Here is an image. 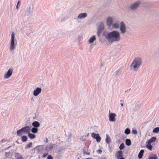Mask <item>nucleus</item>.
I'll list each match as a JSON object with an SVG mask.
<instances>
[{"mask_svg":"<svg viewBox=\"0 0 159 159\" xmlns=\"http://www.w3.org/2000/svg\"><path fill=\"white\" fill-rule=\"evenodd\" d=\"M102 36L107 39V41L111 43L113 42H118L120 40L119 32L116 30H113L106 34L103 33Z\"/></svg>","mask_w":159,"mask_h":159,"instance_id":"nucleus-1","label":"nucleus"},{"mask_svg":"<svg viewBox=\"0 0 159 159\" xmlns=\"http://www.w3.org/2000/svg\"><path fill=\"white\" fill-rule=\"evenodd\" d=\"M142 61L140 57H135L130 66V69L134 71H137L142 65Z\"/></svg>","mask_w":159,"mask_h":159,"instance_id":"nucleus-2","label":"nucleus"},{"mask_svg":"<svg viewBox=\"0 0 159 159\" xmlns=\"http://www.w3.org/2000/svg\"><path fill=\"white\" fill-rule=\"evenodd\" d=\"M20 154L16 153L14 149H12L8 152H5V157L7 158H14L19 157Z\"/></svg>","mask_w":159,"mask_h":159,"instance_id":"nucleus-3","label":"nucleus"},{"mask_svg":"<svg viewBox=\"0 0 159 159\" xmlns=\"http://www.w3.org/2000/svg\"><path fill=\"white\" fill-rule=\"evenodd\" d=\"M17 45V42L15 41V35L14 32H12L11 34V40L10 49L12 51L14 50Z\"/></svg>","mask_w":159,"mask_h":159,"instance_id":"nucleus-4","label":"nucleus"},{"mask_svg":"<svg viewBox=\"0 0 159 159\" xmlns=\"http://www.w3.org/2000/svg\"><path fill=\"white\" fill-rule=\"evenodd\" d=\"M98 25L97 34L99 37L104 29V24L103 22L100 21L98 23Z\"/></svg>","mask_w":159,"mask_h":159,"instance_id":"nucleus-5","label":"nucleus"},{"mask_svg":"<svg viewBox=\"0 0 159 159\" xmlns=\"http://www.w3.org/2000/svg\"><path fill=\"white\" fill-rule=\"evenodd\" d=\"M141 3V2L139 0H138L131 3L129 6V8L131 11H135L137 9Z\"/></svg>","mask_w":159,"mask_h":159,"instance_id":"nucleus-6","label":"nucleus"},{"mask_svg":"<svg viewBox=\"0 0 159 159\" xmlns=\"http://www.w3.org/2000/svg\"><path fill=\"white\" fill-rule=\"evenodd\" d=\"M33 6L30 4L27 7L25 15L26 16H29L31 15L33 12Z\"/></svg>","mask_w":159,"mask_h":159,"instance_id":"nucleus-7","label":"nucleus"},{"mask_svg":"<svg viewBox=\"0 0 159 159\" xmlns=\"http://www.w3.org/2000/svg\"><path fill=\"white\" fill-rule=\"evenodd\" d=\"M119 27L120 32L122 34H124L126 32V28L125 25L123 21L120 22Z\"/></svg>","mask_w":159,"mask_h":159,"instance_id":"nucleus-8","label":"nucleus"},{"mask_svg":"<svg viewBox=\"0 0 159 159\" xmlns=\"http://www.w3.org/2000/svg\"><path fill=\"white\" fill-rule=\"evenodd\" d=\"M115 156L117 159H125L123 157V152L121 150H119L116 152Z\"/></svg>","mask_w":159,"mask_h":159,"instance_id":"nucleus-9","label":"nucleus"},{"mask_svg":"<svg viewBox=\"0 0 159 159\" xmlns=\"http://www.w3.org/2000/svg\"><path fill=\"white\" fill-rule=\"evenodd\" d=\"M91 136L93 138L95 139L97 142L99 143L100 142L101 140V137L99 136V134H96L93 133L91 134Z\"/></svg>","mask_w":159,"mask_h":159,"instance_id":"nucleus-10","label":"nucleus"},{"mask_svg":"<svg viewBox=\"0 0 159 159\" xmlns=\"http://www.w3.org/2000/svg\"><path fill=\"white\" fill-rule=\"evenodd\" d=\"M113 19L112 17L109 16L108 17L107 19V25L108 26V28L110 27L112 25L113 23Z\"/></svg>","mask_w":159,"mask_h":159,"instance_id":"nucleus-11","label":"nucleus"},{"mask_svg":"<svg viewBox=\"0 0 159 159\" xmlns=\"http://www.w3.org/2000/svg\"><path fill=\"white\" fill-rule=\"evenodd\" d=\"M123 68V67L122 66H121L118 70L115 71L113 75L115 77H117L119 75H120L122 72V70Z\"/></svg>","mask_w":159,"mask_h":159,"instance_id":"nucleus-12","label":"nucleus"},{"mask_svg":"<svg viewBox=\"0 0 159 159\" xmlns=\"http://www.w3.org/2000/svg\"><path fill=\"white\" fill-rule=\"evenodd\" d=\"M13 69L10 68L7 71V73L4 76V78L5 79H7L9 78L12 73Z\"/></svg>","mask_w":159,"mask_h":159,"instance_id":"nucleus-13","label":"nucleus"},{"mask_svg":"<svg viewBox=\"0 0 159 159\" xmlns=\"http://www.w3.org/2000/svg\"><path fill=\"white\" fill-rule=\"evenodd\" d=\"M24 134H27L30 132L31 131V127L29 126H26L22 128Z\"/></svg>","mask_w":159,"mask_h":159,"instance_id":"nucleus-14","label":"nucleus"},{"mask_svg":"<svg viewBox=\"0 0 159 159\" xmlns=\"http://www.w3.org/2000/svg\"><path fill=\"white\" fill-rule=\"evenodd\" d=\"M42 91V89L41 88L37 87L36 89L34 90L33 92V94L35 96H38L41 93Z\"/></svg>","mask_w":159,"mask_h":159,"instance_id":"nucleus-15","label":"nucleus"},{"mask_svg":"<svg viewBox=\"0 0 159 159\" xmlns=\"http://www.w3.org/2000/svg\"><path fill=\"white\" fill-rule=\"evenodd\" d=\"M120 25V23L117 21L112 25V28L113 29H117L119 28Z\"/></svg>","mask_w":159,"mask_h":159,"instance_id":"nucleus-16","label":"nucleus"},{"mask_svg":"<svg viewBox=\"0 0 159 159\" xmlns=\"http://www.w3.org/2000/svg\"><path fill=\"white\" fill-rule=\"evenodd\" d=\"M116 116V114L111 113L109 114V120L111 121H115V117Z\"/></svg>","mask_w":159,"mask_h":159,"instance_id":"nucleus-17","label":"nucleus"},{"mask_svg":"<svg viewBox=\"0 0 159 159\" xmlns=\"http://www.w3.org/2000/svg\"><path fill=\"white\" fill-rule=\"evenodd\" d=\"M54 146V144L51 143L48 145L45 148V151L48 152L52 150V148Z\"/></svg>","mask_w":159,"mask_h":159,"instance_id":"nucleus-18","label":"nucleus"},{"mask_svg":"<svg viewBox=\"0 0 159 159\" xmlns=\"http://www.w3.org/2000/svg\"><path fill=\"white\" fill-rule=\"evenodd\" d=\"M87 16V14L86 13H81L78 15L77 18L79 19H83L86 18Z\"/></svg>","mask_w":159,"mask_h":159,"instance_id":"nucleus-19","label":"nucleus"},{"mask_svg":"<svg viewBox=\"0 0 159 159\" xmlns=\"http://www.w3.org/2000/svg\"><path fill=\"white\" fill-rule=\"evenodd\" d=\"M106 69V67L103 65L102 64H101L99 71L101 72L102 73H104L105 72Z\"/></svg>","mask_w":159,"mask_h":159,"instance_id":"nucleus-20","label":"nucleus"},{"mask_svg":"<svg viewBox=\"0 0 159 159\" xmlns=\"http://www.w3.org/2000/svg\"><path fill=\"white\" fill-rule=\"evenodd\" d=\"M40 123L37 121H34L32 123V125L34 127L37 128L40 126Z\"/></svg>","mask_w":159,"mask_h":159,"instance_id":"nucleus-21","label":"nucleus"},{"mask_svg":"<svg viewBox=\"0 0 159 159\" xmlns=\"http://www.w3.org/2000/svg\"><path fill=\"white\" fill-rule=\"evenodd\" d=\"M96 39V38L95 36V35H93L89 39L88 42L89 43H92Z\"/></svg>","mask_w":159,"mask_h":159,"instance_id":"nucleus-22","label":"nucleus"},{"mask_svg":"<svg viewBox=\"0 0 159 159\" xmlns=\"http://www.w3.org/2000/svg\"><path fill=\"white\" fill-rule=\"evenodd\" d=\"M23 133L24 134V132L22 128L19 129L16 132L17 135L18 136H20Z\"/></svg>","mask_w":159,"mask_h":159,"instance_id":"nucleus-23","label":"nucleus"},{"mask_svg":"<svg viewBox=\"0 0 159 159\" xmlns=\"http://www.w3.org/2000/svg\"><path fill=\"white\" fill-rule=\"evenodd\" d=\"M144 151L143 149H142L140 150L138 154V158L139 159H141L142 157Z\"/></svg>","mask_w":159,"mask_h":159,"instance_id":"nucleus-24","label":"nucleus"},{"mask_svg":"<svg viewBox=\"0 0 159 159\" xmlns=\"http://www.w3.org/2000/svg\"><path fill=\"white\" fill-rule=\"evenodd\" d=\"M43 146H38L34 148L38 152H42V150L43 149V148H42Z\"/></svg>","mask_w":159,"mask_h":159,"instance_id":"nucleus-25","label":"nucleus"},{"mask_svg":"<svg viewBox=\"0 0 159 159\" xmlns=\"http://www.w3.org/2000/svg\"><path fill=\"white\" fill-rule=\"evenodd\" d=\"M146 147L150 151L152 150V146L151 145V143H149L148 142V144L146 146Z\"/></svg>","mask_w":159,"mask_h":159,"instance_id":"nucleus-26","label":"nucleus"},{"mask_svg":"<svg viewBox=\"0 0 159 159\" xmlns=\"http://www.w3.org/2000/svg\"><path fill=\"white\" fill-rule=\"evenodd\" d=\"M28 136L31 139H33L36 137V136L34 134L29 133L28 134Z\"/></svg>","mask_w":159,"mask_h":159,"instance_id":"nucleus-27","label":"nucleus"},{"mask_svg":"<svg viewBox=\"0 0 159 159\" xmlns=\"http://www.w3.org/2000/svg\"><path fill=\"white\" fill-rule=\"evenodd\" d=\"M2 115L4 117H7L8 115V113L7 110H5L2 112Z\"/></svg>","mask_w":159,"mask_h":159,"instance_id":"nucleus-28","label":"nucleus"},{"mask_svg":"<svg viewBox=\"0 0 159 159\" xmlns=\"http://www.w3.org/2000/svg\"><path fill=\"white\" fill-rule=\"evenodd\" d=\"M156 140V138L155 137H152L150 139H149L148 142L149 143H151L155 142Z\"/></svg>","mask_w":159,"mask_h":159,"instance_id":"nucleus-29","label":"nucleus"},{"mask_svg":"<svg viewBox=\"0 0 159 159\" xmlns=\"http://www.w3.org/2000/svg\"><path fill=\"white\" fill-rule=\"evenodd\" d=\"M111 138L109 136V135L107 134L106 135V143H107L108 144H109L111 142Z\"/></svg>","mask_w":159,"mask_h":159,"instance_id":"nucleus-30","label":"nucleus"},{"mask_svg":"<svg viewBox=\"0 0 159 159\" xmlns=\"http://www.w3.org/2000/svg\"><path fill=\"white\" fill-rule=\"evenodd\" d=\"M28 139L27 137L26 136H23L21 137V141L23 142H26Z\"/></svg>","mask_w":159,"mask_h":159,"instance_id":"nucleus-31","label":"nucleus"},{"mask_svg":"<svg viewBox=\"0 0 159 159\" xmlns=\"http://www.w3.org/2000/svg\"><path fill=\"white\" fill-rule=\"evenodd\" d=\"M125 144L127 146H130L131 144L130 140L129 139H126L125 140Z\"/></svg>","mask_w":159,"mask_h":159,"instance_id":"nucleus-32","label":"nucleus"},{"mask_svg":"<svg viewBox=\"0 0 159 159\" xmlns=\"http://www.w3.org/2000/svg\"><path fill=\"white\" fill-rule=\"evenodd\" d=\"M31 130V132L33 133H36L38 132V129L37 128L33 127Z\"/></svg>","mask_w":159,"mask_h":159,"instance_id":"nucleus-33","label":"nucleus"},{"mask_svg":"<svg viewBox=\"0 0 159 159\" xmlns=\"http://www.w3.org/2000/svg\"><path fill=\"white\" fill-rule=\"evenodd\" d=\"M130 133V129L128 128H126L125 131V133L126 134H129Z\"/></svg>","mask_w":159,"mask_h":159,"instance_id":"nucleus-34","label":"nucleus"},{"mask_svg":"<svg viewBox=\"0 0 159 159\" xmlns=\"http://www.w3.org/2000/svg\"><path fill=\"white\" fill-rule=\"evenodd\" d=\"M159 131V127H157L154 128L153 130L154 133H157Z\"/></svg>","mask_w":159,"mask_h":159,"instance_id":"nucleus-35","label":"nucleus"},{"mask_svg":"<svg viewBox=\"0 0 159 159\" xmlns=\"http://www.w3.org/2000/svg\"><path fill=\"white\" fill-rule=\"evenodd\" d=\"M5 142L8 143H9V142L8 140H7V139H3L2 140L0 141V143L1 144H2V143H3Z\"/></svg>","mask_w":159,"mask_h":159,"instance_id":"nucleus-36","label":"nucleus"},{"mask_svg":"<svg viewBox=\"0 0 159 159\" xmlns=\"http://www.w3.org/2000/svg\"><path fill=\"white\" fill-rule=\"evenodd\" d=\"M157 156L156 155L154 154L149 157V159H157Z\"/></svg>","mask_w":159,"mask_h":159,"instance_id":"nucleus-37","label":"nucleus"},{"mask_svg":"<svg viewBox=\"0 0 159 159\" xmlns=\"http://www.w3.org/2000/svg\"><path fill=\"white\" fill-rule=\"evenodd\" d=\"M125 147L124 144L123 143H121L119 146V149L120 150L123 149Z\"/></svg>","mask_w":159,"mask_h":159,"instance_id":"nucleus-38","label":"nucleus"},{"mask_svg":"<svg viewBox=\"0 0 159 159\" xmlns=\"http://www.w3.org/2000/svg\"><path fill=\"white\" fill-rule=\"evenodd\" d=\"M32 143H30L27 145L26 146L25 148H30L31 147H32Z\"/></svg>","mask_w":159,"mask_h":159,"instance_id":"nucleus-39","label":"nucleus"},{"mask_svg":"<svg viewBox=\"0 0 159 159\" xmlns=\"http://www.w3.org/2000/svg\"><path fill=\"white\" fill-rule=\"evenodd\" d=\"M20 1H18L16 6V8L17 10H18L19 7H20Z\"/></svg>","mask_w":159,"mask_h":159,"instance_id":"nucleus-40","label":"nucleus"},{"mask_svg":"<svg viewBox=\"0 0 159 159\" xmlns=\"http://www.w3.org/2000/svg\"><path fill=\"white\" fill-rule=\"evenodd\" d=\"M132 133L133 134H136L137 133V132L136 130L134 129L132 130Z\"/></svg>","mask_w":159,"mask_h":159,"instance_id":"nucleus-41","label":"nucleus"},{"mask_svg":"<svg viewBox=\"0 0 159 159\" xmlns=\"http://www.w3.org/2000/svg\"><path fill=\"white\" fill-rule=\"evenodd\" d=\"M47 159H53V158L51 155H49L47 157Z\"/></svg>","mask_w":159,"mask_h":159,"instance_id":"nucleus-42","label":"nucleus"},{"mask_svg":"<svg viewBox=\"0 0 159 159\" xmlns=\"http://www.w3.org/2000/svg\"><path fill=\"white\" fill-rule=\"evenodd\" d=\"M120 102H121L120 103V105L121 106H123L124 105V104L123 103L124 102V101L122 100H121Z\"/></svg>","mask_w":159,"mask_h":159,"instance_id":"nucleus-43","label":"nucleus"},{"mask_svg":"<svg viewBox=\"0 0 159 159\" xmlns=\"http://www.w3.org/2000/svg\"><path fill=\"white\" fill-rule=\"evenodd\" d=\"M48 153H44L43 155V157L44 158L45 157L48 155Z\"/></svg>","mask_w":159,"mask_h":159,"instance_id":"nucleus-44","label":"nucleus"},{"mask_svg":"<svg viewBox=\"0 0 159 159\" xmlns=\"http://www.w3.org/2000/svg\"><path fill=\"white\" fill-rule=\"evenodd\" d=\"M98 151L100 153H101V152H102V151L101 150H100V149H98Z\"/></svg>","mask_w":159,"mask_h":159,"instance_id":"nucleus-45","label":"nucleus"},{"mask_svg":"<svg viewBox=\"0 0 159 159\" xmlns=\"http://www.w3.org/2000/svg\"><path fill=\"white\" fill-rule=\"evenodd\" d=\"M65 18H62V19H61V22H63V21H65Z\"/></svg>","mask_w":159,"mask_h":159,"instance_id":"nucleus-46","label":"nucleus"},{"mask_svg":"<svg viewBox=\"0 0 159 159\" xmlns=\"http://www.w3.org/2000/svg\"><path fill=\"white\" fill-rule=\"evenodd\" d=\"M22 157L21 156H20V157H18L17 159H22Z\"/></svg>","mask_w":159,"mask_h":159,"instance_id":"nucleus-47","label":"nucleus"},{"mask_svg":"<svg viewBox=\"0 0 159 159\" xmlns=\"http://www.w3.org/2000/svg\"><path fill=\"white\" fill-rule=\"evenodd\" d=\"M130 89H129L128 90H125V92L126 93V92H127L129 91L130 90Z\"/></svg>","mask_w":159,"mask_h":159,"instance_id":"nucleus-48","label":"nucleus"},{"mask_svg":"<svg viewBox=\"0 0 159 159\" xmlns=\"http://www.w3.org/2000/svg\"><path fill=\"white\" fill-rule=\"evenodd\" d=\"M11 146H9V147H8L7 148H6V150H7L10 147H11Z\"/></svg>","mask_w":159,"mask_h":159,"instance_id":"nucleus-49","label":"nucleus"},{"mask_svg":"<svg viewBox=\"0 0 159 159\" xmlns=\"http://www.w3.org/2000/svg\"><path fill=\"white\" fill-rule=\"evenodd\" d=\"M48 142V139L47 138L46 140V143H47Z\"/></svg>","mask_w":159,"mask_h":159,"instance_id":"nucleus-50","label":"nucleus"},{"mask_svg":"<svg viewBox=\"0 0 159 159\" xmlns=\"http://www.w3.org/2000/svg\"><path fill=\"white\" fill-rule=\"evenodd\" d=\"M140 106L139 105H137V106H136V107H137V108H139V107Z\"/></svg>","mask_w":159,"mask_h":159,"instance_id":"nucleus-51","label":"nucleus"},{"mask_svg":"<svg viewBox=\"0 0 159 159\" xmlns=\"http://www.w3.org/2000/svg\"><path fill=\"white\" fill-rule=\"evenodd\" d=\"M80 139L81 140H84V139H83V137H82L81 138H80Z\"/></svg>","mask_w":159,"mask_h":159,"instance_id":"nucleus-52","label":"nucleus"}]
</instances>
